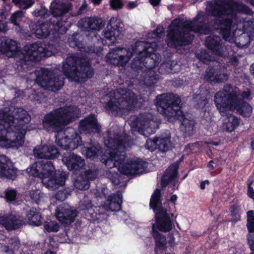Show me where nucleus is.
<instances>
[{
  "mask_svg": "<svg viewBox=\"0 0 254 254\" xmlns=\"http://www.w3.org/2000/svg\"><path fill=\"white\" fill-rule=\"evenodd\" d=\"M163 35V28L158 26L156 30L148 34L150 41H138L134 46L128 48H116L111 49L106 56L107 63L118 66L124 67L128 63L131 57L136 54L131 63V68L142 72L144 84L152 86L158 80L157 75L153 68L159 60V57L153 53L157 51L159 41Z\"/></svg>",
  "mask_w": 254,
  "mask_h": 254,
  "instance_id": "1",
  "label": "nucleus"
},
{
  "mask_svg": "<svg viewBox=\"0 0 254 254\" xmlns=\"http://www.w3.org/2000/svg\"><path fill=\"white\" fill-rule=\"evenodd\" d=\"M216 18L214 29L222 35L225 41L234 43L240 48L245 45L238 43L237 36L242 39L247 33L249 40L254 38V19L247 20L246 14H252V11L245 5L231 0L227 2L218 1L213 6L207 8Z\"/></svg>",
  "mask_w": 254,
  "mask_h": 254,
  "instance_id": "2",
  "label": "nucleus"
},
{
  "mask_svg": "<svg viewBox=\"0 0 254 254\" xmlns=\"http://www.w3.org/2000/svg\"><path fill=\"white\" fill-rule=\"evenodd\" d=\"M117 127L110 129L105 138V145L107 148L106 154L101 156V160L109 168L116 167L122 174L133 176L142 173L147 166L142 160L134 157L125 159V150L130 147L132 141L127 136H120Z\"/></svg>",
  "mask_w": 254,
  "mask_h": 254,
  "instance_id": "3",
  "label": "nucleus"
},
{
  "mask_svg": "<svg viewBox=\"0 0 254 254\" xmlns=\"http://www.w3.org/2000/svg\"><path fill=\"white\" fill-rule=\"evenodd\" d=\"M78 24L83 30L91 31L94 36V40L97 41L98 46L96 49L86 48L82 43V37L78 33L73 34L68 39L69 45L71 47H76L81 52L98 54L102 50L101 45H106L110 46L118 43V40L122 37L123 24L121 20L117 17H113L110 19L107 27L104 30V36L106 38L105 43L103 39L98 38L99 36L95 32L99 31L105 25V22L101 18L96 17H85L79 21Z\"/></svg>",
  "mask_w": 254,
  "mask_h": 254,
  "instance_id": "4",
  "label": "nucleus"
},
{
  "mask_svg": "<svg viewBox=\"0 0 254 254\" xmlns=\"http://www.w3.org/2000/svg\"><path fill=\"white\" fill-rule=\"evenodd\" d=\"M79 114V110L74 106L60 108L46 114L43 119L44 128L55 132V142L64 149L74 150L81 144V137L73 128L63 129L64 126Z\"/></svg>",
  "mask_w": 254,
  "mask_h": 254,
  "instance_id": "5",
  "label": "nucleus"
},
{
  "mask_svg": "<svg viewBox=\"0 0 254 254\" xmlns=\"http://www.w3.org/2000/svg\"><path fill=\"white\" fill-rule=\"evenodd\" d=\"M30 117L26 111L12 106L0 110V147L18 148L24 142Z\"/></svg>",
  "mask_w": 254,
  "mask_h": 254,
  "instance_id": "6",
  "label": "nucleus"
},
{
  "mask_svg": "<svg viewBox=\"0 0 254 254\" xmlns=\"http://www.w3.org/2000/svg\"><path fill=\"white\" fill-rule=\"evenodd\" d=\"M202 16L198 13L192 21H185L180 18L174 19L169 28L166 41L168 46L177 48L189 44L193 38V35L190 33L191 32L208 33L210 30L201 23Z\"/></svg>",
  "mask_w": 254,
  "mask_h": 254,
  "instance_id": "7",
  "label": "nucleus"
},
{
  "mask_svg": "<svg viewBox=\"0 0 254 254\" xmlns=\"http://www.w3.org/2000/svg\"><path fill=\"white\" fill-rule=\"evenodd\" d=\"M250 95L248 90L240 94L237 87L226 85L223 90L216 93L214 101L221 115H226L227 111L236 110L241 115L248 117L252 113V108L241 98L247 99Z\"/></svg>",
  "mask_w": 254,
  "mask_h": 254,
  "instance_id": "8",
  "label": "nucleus"
},
{
  "mask_svg": "<svg viewBox=\"0 0 254 254\" xmlns=\"http://www.w3.org/2000/svg\"><path fill=\"white\" fill-rule=\"evenodd\" d=\"M181 100L172 94H162L156 98V106L158 112L171 120L177 119L181 122V131L185 137L192 135L195 131V123L189 117H186L181 110Z\"/></svg>",
  "mask_w": 254,
  "mask_h": 254,
  "instance_id": "9",
  "label": "nucleus"
},
{
  "mask_svg": "<svg viewBox=\"0 0 254 254\" xmlns=\"http://www.w3.org/2000/svg\"><path fill=\"white\" fill-rule=\"evenodd\" d=\"M160 190L156 189L150 198V206L155 213L156 222L152 226L153 235L156 242L155 252L157 254H162L166 251V239L160 232L170 231L172 228V222L161 205Z\"/></svg>",
  "mask_w": 254,
  "mask_h": 254,
  "instance_id": "10",
  "label": "nucleus"
},
{
  "mask_svg": "<svg viewBox=\"0 0 254 254\" xmlns=\"http://www.w3.org/2000/svg\"><path fill=\"white\" fill-rule=\"evenodd\" d=\"M28 173L41 179L43 185L49 190H54L64 185L65 177L58 175L51 161L37 162L27 169Z\"/></svg>",
  "mask_w": 254,
  "mask_h": 254,
  "instance_id": "11",
  "label": "nucleus"
},
{
  "mask_svg": "<svg viewBox=\"0 0 254 254\" xmlns=\"http://www.w3.org/2000/svg\"><path fill=\"white\" fill-rule=\"evenodd\" d=\"M106 98L109 99L105 105L107 111L120 116L127 115L137 104L134 94L122 89L111 92Z\"/></svg>",
  "mask_w": 254,
  "mask_h": 254,
  "instance_id": "12",
  "label": "nucleus"
},
{
  "mask_svg": "<svg viewBox=\"0 0 254 254\" xmlns=\"http://www.w3.org/2000/svg\"><path fill=\"white\" fill-rule=\"evenodd\" d=\"M62 70L69 80L75 82L84 81L85 78L92 77L94 74L89 62L73 55L69 56L63 62Z\"/></svg>",
  "mask_w": 254,
  "mask_h": 254,
  "instance_id": "13",
  "label": "nucleus"
},
{
  "mask_svg": "<svg viewBox=\"0 0 254 254\" xmlns=\"http://www.w3.org/2000/svg\"><path fill=\"white\" fill-rule=\"evenodd\" d=\"M32 75L35 76V80L39 85L53 92L58 91L64 85L62 78L57 76L53 71L46 68L37 69Z\"/></svg>",
  "mask_w": 254,
  "mask_h": 254,
  "instance_id": "14",
  "label": "nucleus"
},
{
  "mask_svg": "<svg viewBox=\"0 0 254 254\" xmlns=\"http://www.w3.org/2000/svg\"><path fill=\"white\" fill-rule=\"evenodd\" d=\"M58 49L56 46L49 44L47 46L41 43L26 45L23 51L24 62L39 60L43 57H50L58 53Z\"/></svg>",
  "mask_w": 254,
  "mask_h": 254,
  "instance_id": "15",
  "label": "nucleus"
},
{
  "mask_svg": "<svg viewBox=\"0 0 254 254\" xmlns=\"http://www.w3.org/2000/svg\"><path fill=\"white\" fill-rule=\"evenodd\" d=\"M129 124L132 128L145 136L154 133L158 128L157 123L152 120V116L149 113L131 116Z\"/></svg>",
  "mask_w": 254,
  "mask_h": 254,
  "instance_id": "16",
  "label": "nucleus"
},
{
  "mask_svg": "<svg viewBox=\"0 0 254 254\" xmlns=\"http://www.w3.org/2000/svg\"><path fill=\"white\" fill-rule=\"evenodd\" d=\"M53 28L56 33L59 34H64L67 30V23L65 21H60L58 20L56 24H49L43 22L41 24L35 25L32 24L30 27L32 28V34H35V36L38 38H43L47 37L50 33L52 29L51 27Z\"/></svg>",
  "mask_w": 254,
  "mask_h": 254,
  "instance_id": "17",
  "label": "nucleus"
},
{
  "mask_svg": "<svg viewBox=\"0 0 254 254\" xmlns=\"http://www.w3.org/2000/svg\"><path fill=\"white\" fill-rule=\"evenodd\" d=\"M55 216L62 223L69 224L73 222L77 216V211L66 204H62L57 207Z\"/></svg>",
  "mask_w": 254,
  "mask_h": 254,
  "instance_id": "18",
  "label": "nucleus"
},
{
  "mask_svg": "<svg viewBox=\"0 0 254 254\" xmlns=\"http://www.w3.org/2000/svg\"><path fill=\"white\" fill-rule=\"evenodd\" d=\"M220 38L213 34L207 37L205 44L213 54L224 57L227 54L228 50L220 43Z\"/></svg>",
  "mask_w": 254,
  "mask_h": 254,
  "instance_id": "19",
  "label": "nucleus"
},
{
  "mask_svg": "<svg viewBox=\"0 0 254 254\" xmlns=\"http://www.w3.org/2000/svg\"><path fill=\"white\" fill-rule=\"evenodd\" d=\"M62 161L69 170H80L85 166L84 159L73 153H64Z\"/></svg>",
  "mask_w": 254,
  "mask_h": 254,
  "instance_id": "20",
  "label": "nucleus"
},
{
  "mask_svg": "<svg viewBox=\"0 0 254 254\" xmlns=\"http://www.w3.org/2000/svg\"><path fill=\"white\" fill-rule=\"evenodd\" d=\"M34 156L39 158L53 159L59 156L58 149L54 145L45 144L36 146L33 150Z\"/></svg>",
  "mask_w": 254,
  "mask_h": 254,
  "instance_id": "21",
  "label": "nucleus"
},
{
  "mask_svg": "<svg viewBox=\"0 0 254 254\" xmlns=\"http://www.w3.org/2000/svg\"><path fill=\"white\" fill-rule=\"evenodd\" d=\"M16 170L13 168L11 163L3 155H0V176L14 179Z\"/></svg>",
  "mask_w": 254,
  "mask_h": 254,
  "instance_id": "22",
  "label": "nucleus"
},
{
  "mask_svg": "<svg viewBox=\"0 0 254 254\" xmlns=\"http://www.w3.org/2000/svg\"><path fill=\"white\" fill-rule=\"evenodd\" d=\"M22 224V220L18 215L10 214L0 216V224L7 230L15 229Z\"/></svg>",
  "mask_w": 254,
  "mask_h": 254,
  "instance_id": "23",
  "label": "nucleus"
},
{
  "mask_svg": "<svg viewBox=\"0 0 254 254\" xmlns=\"http://www.w3.org/2000/svg\"><path fill=\"white\" fill-rule=\"evenodd\" d=\"M80 131L85 133L92 132H99L100 127L97 123L96 118L93 115H91L84 120L81 121L79 126Z\"/></svg>",
  "mask_w": 254,
  "mask_h": 254,
  "instance_id": "24",
  "label": "nucleus"
},
{
  "mask_svg": "<svg viewBox=\"0 0 254 254\" xmlns=\"http://www.w3.org/2000/svg\"><path fill=\"white\" fill-rule=\"evenodd\" d=\"M177 169L176 165H173L165 172L161 180V185L163 187L168 184L175 187L177 183Z\"/></svg>",
  "mask_w": 254,
  "mask_h": 254,
  "instance_id": "25",
  "label": "nucleus"
},
{
  "mask_svg": "<svg viewBox=\"0 0 254 254\" xmlns=\"http://www.w3.org/2000/svg\"><path fill=\"white\" fill-rule=\"evenodd\" d=\"M122 194L121 192L109 196L103 205V207L108 211H116L121 209Z\"/></svg>",
  "mask_w": 254,
  "mask_h": 254,
  "instance_id": "26",
  "label": "nucleus"
},
{
  "mask_svg": "<svg viewBox=\"0 0 254 254\" xmlns=\"http://www.w3.org/2000/svg\"><path fill=\"white\" fill-rule=\"evenodd\" d=\"M70 7L69 3H64L56 0L52 2L50 9L54 17L58 18L67 12Z\"/></svg>",
  "mask_w": 254,
  "mask_h": 254,
  "instance_id": "27",
  "label": "nucleus"
},
{
  "mask_svg": "<svg viewBox=\"0 0 254 254\" xmlns=\"http://www.w3.org/2000/svg\"><path fill=\"white\" fill-rule=\"evenodd\" d=\"M204 78L207 81L219 82L227 80L228 77L227 74L222 72L220 69L212 67L206 71Z\"/></svg>",
  "mask_w": 254,
  "mask_h": 254,
  "instance_id": "28",
  "label": "nucleus"
},
{
  "mask_svg": "<svg viewBox=\"0 0 254 254\" xmlns=\"http://www.w3.org/2000/svg\"><path fill=\"white\" fill-rule=\"evenodd\" d=\"M17 45L16 41L6 37L0 38V52L6 53L7 52H14L17 51Z\"/></svg>",
  "mask_w": 254,
  "mask_h": 254,
  "instance_id": "29",
  "label": "nucleus"
},
{
  "mask_svg": "<svg viewBox=\"0 0 254 254\" xmlns=\"http://www.w3.org/2000/svg\"><path fill=\"white\" fill-rule=\"evenodd\" d=\"M26 216L29 225L36 226L41 225L42 223V215L37 209L35 208H31L27 212Z\"/></svg>",
  "mask_w": 254,
  "mask_h": 254,
  "instance_id": "30",
  "label": "nucleus"
},
{
  "mask_svg": "<svg viewBox=\"0 0 254 254\" xmlns=\"http://www.w3.org/2000/svg\"><path fill=\"white\" fill-rule=\"evenodd\" d=\"M229 112L227 111L226 115H222L223 116H227L224 121L223 127L226 130L232 131L238 126L240 121L237 117L229 114Z\"/></svg>",
  "mask_w": 254,
  "mask_h": 254,
  "instance_id": "31",
  "label": "nucleus"
},
{
  "mask_svg": "<svg viewBox=\"0 0 254 254\" xmlns=\"http://www.w3.org/2000/svg\"><path fill=\"white\" fill-rule=\"evenodd\" d=\"M73 185L75 188L79 190H85L89 189V183L85 179L82 174H80L75 179Z\"/></svg>",
  "mask_w": 254,
  "mask_h": 254,
  "instance_id": "32",
  "label": "nucleus"
},
{
  "mask_svg": "<svg viewBox=\"0 0 254 254\" xmlns=\"http://www.w3.org/2000/svg\"><path fill=\"white\" fill-rule=\"evenodd\" d=\"M100 153H101V151L99 147L97 148L95 146L90 148L84 147L81 149V153L89 158H95Z\"/></svg>",
  "mask_w": 254,
  "mask_h": 254,
  "instance_id": "33",
  "label": "nucleus"
},
{
  "mask_svg": "<svg viewBox=\"0 0 254 254\" xmlns=\"http://www.w3.org/2000/svg\"><path fill=\"white\" fill-rule=\"evenodd\" d=\"M24 17V12L21 10H17L11 14L9 18V21L10 23L13 24L14 26L19 27V28L21 29L20 22Z\"/></svg>",
  "mask_w": 254,
  "mask_h": 254,
  "instance_id": "34",
  "label": "nucleus"
},
{
  "mask_svg": "<svg viewBox=\"0 0 254 254\" xmlns=\"http://www.w3.org/2000/svg\"><path fill=\"white\" fill-rule=\"evenodd\" d=\"M157 149H158L161 151H165L167 150L169 147L170 137L169 136H167L165 138H157Z\"/></svg>",
  "mask_w": 254,
  "mask_h": 254,
  "instance_id": "35",
  "label": "nucleus"
},
{
  "mask_svg": "<svg viewBox=\"0 0 254 254\" xmlns=\"http://www.w3.org/2000/svg\"><path fill=\"white\" fill-rule=\"evenodd\" d=\"M12 1L15 5L22 9L30 8L35 2L34 0H12Z\"/></svg>",
  "mask_w": 254,
  "mask_h": 254,
  "instance_id": "36",
  "label": "nucleus"
},
{
  "mask_svg": "<svg viewBox=\"0 0 254 254\" xmlns=\"http://www.w3.org/2000/svg\"><path fill=\"white\" fill-rule=\"evenodd\" d=\"M84 202L86 204L81 202V204L79 205V208L80 210L84 211V213L86 216L88 215V214L92 215L93 210L92 209V205L91 201L86 197L84 198Z\"/></svg>",
  "mask_w": 254,
  "mask_h": 254,
  "instance_id": "37",
  "label": "nucleus"
},
{
  "mask_svg": "<svg viewBox=\"0 0 254 254\" xmlns=\"http://www.w3.org/2000/svg\"><path fill=\"white\" fill-rule=\"evenodd\" d=\"M44 230L48 232H57L60 229V225L54 221H46L44 223Z\"/></svg>",
  "mask_w": 254,
  "mask_h": 254,
  "instance_id": "38",
  "label": "nucleus"
},
{
  "mask_svg": "<svg viewBox=\"0 0 254 254\" xmlns=\"http://www.w3.org/2000/svg\"><path fill=\"white\" fill-rule=\"evenodd\" d=\"M32 14L35 17H41L44 18H46L48 15L47 9L43 5L36 7Z\"/></svg>",
  "mask_w": 254,
  "mask_h": 254,
  "instance_id": "39",
  "label": "nucleus"
},
{
  "mask_svg": "<svg viewBox=\"0 0 254 254\" xmlns=\"http://www.w3.org/2000/svg\"><path fill=\"white\" fill-rule=\"evenodd\" d=\"M247 227L249 232H254V211L250 210L247 212Z\"/></svg>",
  "mask_w": 254,
  "mask_h": 254,
  "instance_id": "40",
  "label": "nucleus"
},
{
  "mask_svg": "<svg viewBox=\"0 0 254 254\" xmlns=\"http://www.w3.org/2000/svg\"><path fill=\"white\" fill-rule=\"evenodd\" d=\"M10 246H8V248L5 247V250L4 251L6 253H9L10 254H13V251L17 250L19 248V242L17 238H14L11 240L10 243Z\"/></svg>",
  "mask_w": 254,
  "mask_h": 254,
  "instance_id": "41",
  "label": "nucleus"
},
{
  "mask_svg": "<svg viewBox=\"0 0 254 254\" xmlns=\"http://www.w3.org/2000/svg\"><path fill=\"white\" fill-rule=\"evenodd\" d=\"M43 194L41 193L40 190H32L29 192V196L30 198L36 201L37 203L40 198L42 197Z\"/></svg>",
  "mask_w": 254,
  "mask_h": 254,
  "instance_id": "42",
  "label": "nucleus"
},
{
  "mask_svg": "<svg viewBox=\"0 0 254 254\" xmlns=\"http://www.w3.org/2000/svg\"><path fill=\"white\" fill-rule=\"evenodd\" d=\"M145 146L148 150L151 151H153L155 149H157V138H155L154 139H147L146 142Z\"/></svg>",
  "mask_w": 254,
  "mask_h": 254,
  "instance_id": "43",
  "label": "nucleus"
},
{
  "mask_svg": "<svg viewBox=\"0 0 254 254\" xmlns=\"http://www.w3.org/2000/svg\"><path fill=\"white\" fill-rule=\"evenodd\" d=\"M193 100L194 102H197L196 107L198 108L203 107L207 103V101L205 99H202L199 95L194 97Z\"/></svg>",
  "mask_w": 254,
  "mask_h": 254,
  "instance_id": "44",
  "label": "nucleus"
},
{
  "mask_svg": "<svg viewBox=\"0 0 254 254\" xmlns=\"http://www.w3.org/2000/svg\"><path fill=\"white\" fill-rule=\"evenodd\" d=\"M110 3L111 6L114 9H121L124 5L122 0H110Z\"/></svg>",
  "mask_w": 254,
  "mask_h": 254,
  "instance_id": "45",
  "label": "nucleus"
},
{
  "mask_svg": "<svg viewBox=\"0 0 254 254\" xmlns=\"http://www.w3.org/2000/svg\"><path fill=\"white\" fill-rule=\"evenodd\" d=\"M97 171L96 170H93L86 171L83 176L85 178V179L87 180L89 182V180H94L97 177Z\"/></svg>",
  "mask_w": 254,
  "mask_h": 254,
  "instance_id": "46",
  "label": "nucleus"
},
{
  "mask_svg": "<svg viewBox=\"0 0 254 254\" xmlns=\"http://www.w3.org/2000/svg\"><path fill=\"white\" fill-rule=\"evenodd\" d=\"M16 195L15 190H9L5 191V197L7 200L12 201L15 199Z\"/></svg>",
  "mask_w": 254,
  "mask_h": 254,
  "instance_id": "47",
  "label": "nucleus"
},
{
  "mask_svg": "<svg viewBox=\"0 0 254 254\" xmlns=\"http://www.w3.org/2000/svg\"><path fill=\"white\" fill-rule=\"evenodd\" d=\"M6 17L4 14H0V32H4L7 30V26L4 21Z\"/></svg>",
  "mask_w": 254,
  "mask_h": 254,
  "instance_id": "48",
  "label": "nucleus"
},
{
  "mask_svg": "<svg viewBox=\"0 0 254 254\" xmlns=\"http://www.w3.org/2000/svg\"><path fill=\"white\" fill-rule=\"evenodd\" d=\"M200 59L202 60L204 63H206L207 61H212L216 60L214 57L210 56L209 54L205 52L201 53Z\"/></svg>",
  "mask_w": 254,
  "mask_h": 254,
  "instance_id": "49",
  "label": "nucleus"
},
{
  "mask_svg": "<svg viewBox=\"0 0 254 254\" xmlns=\"http://www.w3.org/2000/svg\"><path fill=\"white\" fill-rule=\"evenodd\" d=\"M248 241L252 251L250 254H254V234H250L248 236Z\"/></svg>",
  "mask_w": 254,
  "mask_h": 254,
  "instance_id": "50",
  "label": "nucleus"
},
{
  "mask_svg": "<svg viewBox=\"0 0 254 254\" xmlns=\"http://www.w3.org/2000/svg\"><path fill=\"white\" fill-rule=\"evenodd\" d=\"M66 196V193L64 190H60L56 194V198L60 201L65 200Z\"/></svg>",
  "mask_w": 254,
  "mask_h": 254,
  "instance_id": "51",
  "label": "nucleus"
},
{
  "mask_svg": "<svg viewBox=\"0 0 254 254\" xmlns=\"http://www.w3.org/2000/svg\"><path fill=\"white\" fill-rule=\"evenodd\" d=\"M138 5L137 1H128L127 3V8L128 9H132Z\"/></svg>",
  "mask_w": 254,
  "mask_h": 254,
  "instance_id": "52",
  "label": "nucleus"
},
{
  "mask_svg": "<svg viewBox=\"0 0 254 254\" xmlns=\"http://www.w3.org/2000/svg\"><path fill=\"white\" fill-rule=\"evenodd\" d=\"M248 195L254 199V190L253 188L251 186V185L250 184L248 186Z\"/></svg>",
  "mask_w": 254,
  "mask_h": 254,
  "instance_id": "53",
  "label": "nucleus"
},
{
  "mask_svg": "<svg viewBox=\"0 0 254 254\" xmlns=\"http://www.w3.org/2000/svg\"><path fill=\"white\" fill-rule=\"evenodd\" d=\"M240 210V206L237 205H234L231 207V212L233 215L236 214Z\"/></svg>",
  "mask_w": 254,
  "mask_h": 254,
  "instance_id": "54",
  "label": "nucleus"
},
{
  "mask_svg": "<svg viewBox=\"0 0 254 254\" xmlns=\"http://www.w3.org/2000/svg\"><path fill=\"white\" fill-rule=\"evenodd\" d=\"M177 198H178V197L176 194H173L171 196V197L169 199V201L174 203V204H175V202L177 200Z\"/></svg>",
  "mask_w": 254,
  "mask_h": 254,
  "instance_id": "55",
  "label": "nucleus"
},
{
  "mask_svg": "<svg viewBox=\"0 0 254 254\" xmlns=\"http://www.w3.org/2000/svg\"><path fill=\"white\" fill-rule=\"evenodd\" d=\"M206 184H209V182L207 180L203 181L200 183V187L202 190H203L205 189Z\"/></svg>",
  "mask_w": 254,
  "mask_h": 254,
  "instance_id": "56",
  "label": "nucleus"
},
{
  "mask_svg": "<svg viewBox=\"0 0 254 254\" xmlns=\"http://www.w3.org/2000/svg\"><path fill=\"white\" fill-rule=\"evenodd\" d=\"M168 242L171 245L174 244L175 243V239L172 235H170L168 237Z\"/></svg>",
  "mask_w": 254,
  "mask_h": 254,
  "instance_id": "57",
  "label": "nucleus"
},
{
  "mask_svg": "<svg viewBox=\"0 0 254 254\" xmlns=\"http://www.w3.org/2000/svg\"><path fill=\"white\" fill-rule=\"evenodd\" d=\"M149 1L152 5L156 6L159 3L160 0H149Z\"/></svg>",
  "mask_w": 254,
  "mask_h": 254,
  "instance_id": "58",
  "label": "nucleus"
},
{
  "mask_svg": "<svg viewBox=\"0 0 254 254\" xmlns=\"http://www.w3.org/2000/svg\"><path fill=\"white\" fill-rule=\"evenodd\" d=\"M170 65V64H162L161 66H160V71L159 72L161 73H163V72L162 71V69L163 68H164L165 67H168V66Z\"/></svg>",
  "mask_w": 254,
  "mask_h": 254,
  "instance_id": "59",
  "label": "nucleus"
},
{
  "mask_svg": "<svg viewBox=\"0 0 254 254\" xmlns=\"http://www.w3.org/2000/svg\"><path fill=\"white\" fill-rule=\"evenodd\" d=\"M213 161H210L208 165V167L211 169H213L214 168V167L213 165Z\"/></svg>",
  "mask_w": 254,
  "mask_h": 254,
  "instance_id": "60",
  "label": "nucleus"
},
{
  "mask_svg": "<svg viewBox=\"0 0 254 254\" xmlns=\"http://www.w3.org/2000/svg\"><path fill=\"white\" fill-rule=\"evenodd\" d=\"M101 0H92V1L95 4H98L101 2Z\"/></svg>",
  "mask_w": 254,
  "mask_h": 254,
  "instance_id": "61",
  "label": "nucleus"
},
{
  "mask_svg": "<svg viewBox=\"0 0 254 254\" xmlns=\"http://www.w3.org/2000/svg\"><path fill=\"white\" fill-rule=\"evenodd\" d=\"M251 147L253 148V149L254 150V140H253L251 142Z\"/></svg>",
  "mask_w": 254,
  "mask_h": 254,
  "instance_id": "62",
  "label": "nucleus"
},
{
  "mask_svg": "<svg viewBox=\"0 0 254 254\" xmlns=\"http://www.w3.org/2000/svg\"><path fill=\"white\" fill-rule=\"evenodd\" d=\"M249 1L252 5H254V0H247Z\"/></svg>",
  "mask_w": 254,
  "mask_h": 254,
  "instance_id": "63",
  "label": "nucleus"
},
{
  "mask_svg": "<svg viewBox=\"0 0 254 254\" xmlns=\"http://www.w3.org/2000/svg\"><path fill=\"white\" fill-rule=\"evenodd\" d=\"M44 254H54V253L51 251H47Z\"/></svg>",
  "mask_w": 254,
  "mask_h": 254,
  "instance_id": "64",
  "label": "nucleus"
}]
</instances>
